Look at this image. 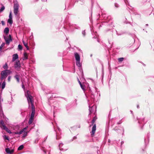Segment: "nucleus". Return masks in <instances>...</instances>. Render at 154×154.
<instances>
[{"label": "nucleus", "instance_id": "f257e3e1", "mask_svg": "<svg viewBox=\"0 0 154 154\" xmlns=\"http://www.w3.org/2000/svg\"><path fill=\"white\" fill-rule=\"evenodd\" d=\"M29 93L30 92L29 91H27V93L25 94V96L27 98L29 105L30 103L31 105L32 111H33V110L34 111H35V107L32 104V97L30 94Z\"/></svg>", "mask_w": 154, "mask_h": 154}, {"label": "nucleus", "instance_id": "f03ea898", "mask_svg": "<svg viewBox=\"0 0 154 154\" xmlns=\"http://www.w3.org/2000/svg\"><path fill=\"white\" fill-rule=\"evenodd\" d=\"M28 128V127L27 126L26 127L23 128L22 130L20 131L19 132H13V133H14L15 134H23V136L22 137H25L27 135V134L28 133L27 131H26V130Z\"/></svg>", "mask_w": 154, "mask_h": 154}, {"label": "nucleus", "instance_id": "7ed1b4c3", "mask_svg": "<svg viewBox=\"0 0 154 154\" xmlns=\"http://www.w3.org/2000/svg\"><path fill=\"white\" fill-rule=\"evenodd\" d=\"M74 56L76 60V65L79 67H80L81 66L80 63V57L79 54L77 53H74Z\"/></svg>", "mask_w": 154, "mask_h": 154}, {"label": "nucleus", "instance_id": "20e7f679", "mask_svg": "<svg viewBox=\"0 0 154 154\" xmlns=\"http://www.w3.org/2000/svg\"><path fill=\"white\" fill-rule=\"evenodd\" d=\"M19 5L17 2H15L14 6V13L15 15H17L18 12Z\"/></svg>", "mask_w": 154, "mask_h": 154}, {"label": "nucleus", "instance_id": "39448f33", "mask_svg": "<svg viewBox=\"0 0 154 154\" xmlns=\"http://www.w3.org/2000/svg\"><path fill=\"white\" fill-rule=\"evenodd\" d=\"M14 67L17 70L19 71L21 67L20 62L19 60H17L14 64Z\"/></svg>", "mask_w": 154, "mask_h": 154}, {"label": "nucleus", "instance_id": "423d86ee", "mask_svg": "<svg viewBox=\"0 0 154 154\" xmlns=\"http://www.w3.org/2000/svg\"><path fill=\"white\" fill-rule=\"evenodd\" d=\"M4 38L7 44L8 45L10 42L12 41L11 36V35H9V36H4Z\"/></svg>", "mask_w": 154, "mask_h": 154}, {"label": "nucleus", "instance_id": "0eeeda50", "mask_svg": "<svg viewBox=\"0 0 154 154\" xmlns=\"http://www.w3.org/2000/svg\"><path fill=\"white\" fill-rule=\"evenodd\" d=\"M59 147L60 150L66 151L68 149L67 147L65 145H64L62 143H60L59 145Z\"/></svg>", "mask_w": 154, "mask_h": 154}, {"label": "nucleus", "instance_id": "6e6552de", "mask_svg": "<svg viewBox=\"0 0 154 154\" xmlns=\"http://www.w3.org/2000/svg\"><path fill=\"white\" fill-rule=\"evenodd\" d=\"M5 71V70H3L1 72V79L2 80L5 78L8 75Z\"/></svg>", "mask_w": 154, "mask_h": 154}, {"label": "nucleus", "instance_id": "1a4fd4ad", "mask_svg": "<svg viewBox=\"0 0 154 154\" xmlns=\"http://www.w3.org/2000/svg\"><path fill=\"white\" fill-rule=\"evenodd\" d=\"M96 130V125L95 124L94 125L92 128V130L91 131V135L93 136L95 133Z\"/></svg>", "mask_w": 154, "mask_h": 154}, {"label": "nucleus", "instance_id": "9d476101", "mask_svg": "<svg viewBox=\"0 0 154 154\" xmlns=\"http://www.w3.org/2000/svg\"><path fill=\"white\" fill-rule=\"evenodd\" d=\"M18 57V55L17 54H15L13 55L12 56V61H15Z\"/></svg>", "mask_w": 154, "mask_h": 154}, {"label": "nucleus", "instance_id": "9b49d317", "mask_svg": "<svg viewBox=\"0 0 154 154\" xmlns=\"http://www.w3.org/2000/svg\"><path fill=\"white\" fill-rule=\"evenodd\" d=\"M14 150L12 149L10 150L9 148H7L5 149L6 152L9 154H11L13 152Z\"/></svg>", "mask_w": 154, "mask_h": 154}, {"label": "nucleus", "instance_id": "f8f14e48", "mask_svg": "<svg viewBox=\"0 0 154 154\" xmlns=\"http://www.w3.org/2000/svg\"><path fill=\"white\" fill-rule=\"evenodd\" d=\"M28 56L26 52H25L23 54V57L22 58L23 60H25L28 59Z\"/></svg>", "mask_w": 154, "mask_h": 154}, {"label": "nucleus", "instance_id": "ddd939ff", "mask_svg": "<svg viewBox=\"0 0 154 154\" xmlns=\"http://www.w3.org/2000/svg\"><path fill=\"white\" fill-rule=\"evenodd\" d=\"M33 118L34 117L30 116L28 122V123L29 125H30L32 123L33 120Z\"/></svg>", "mask_w": 154, "mask_h": 154}, {"label": "nucleus", "instance_id": "4468645a", "mask_svg": "<svg viewBox=\"0 0 154 154\" xmlns=\"http://www.w3.org/2000/svg\"><path fill=\"white\" fill-rule=\"evenodd\" d=\"M9 29L8 27L5 28L4 30V32L6 34H7L9 32Z\"/></svg>", "mask_w": 154, "mask_h": 154}, {"label": "nucleus", "instance_id": "2eb2a0df", "mask_svg": "<svg viewBox=\"0 0 154 154\" xmlns=\"http://www.w3.org/2000/svg\"><path fill=\"white\" fill-rule=\"evenodd\" d=\"M23 43L25 47L28 50L29 49V48L28 46L27 43L23 41Z\"/></svg>", "mask_w": 154, "mask_h": 154}, {"label": "nucleus", "instance_id": "dca6fc26", "mask_svg": "<svg viewBox=\"0 0 154 154\" xmlns=\"http://www.w3.org/2000/svg\"><path fill=\"white\" fill-rule=\"evenodd\" d=\"M14 78L17 80V82H19L20 81L19 75H16Z\"/></svg>", "mask_w": 154, "mask_h": 154}, {"label": "nucleus", "instance_id": "f3484780", "mask_svg": "<svg viewBox=\"0 0 154 154\" xmlns=\"http://www.w3.org/2000/svg\"><path fill=\"white\" fill-rule=\"evenodd\" d=\"M8 22L10 24H12L13 23L12 19L9 18L8 20Z\"/></svg>", "mask_w": 154, "mask_h": 154}, {"label": "nucleus", "instance_id": "a211bd4d", "mask_svg": "<svg viewBox=\"0 0 154 154\" xmlns=\"http://www.w3.org/2000/svg\"><path fill=\"white\" fill-rule=\"evenodd\" d=\"M5 72L7 75L8 74H10L11 72V71L10 70H5Z\"/></svg>", "mask_w": 154, "mask_h": 154}, {"label": "nucleus", "instance_id": "6ab92c4d", "mask_svg": "<svg viewBox=\"0 0 154 154\" xmlns=\"http://www.w3.org/2000/svg\"><path fill=\"white\" fill-rule=\"evenodd\" d=\"M23 145H21L18 148V150H22L23 148Z\"/></svg>", "mask_w": 154, "mask_h": 154}, {"label": "nucleus", "instance_id": "aec40b11", "mask_svg": "<svg viewBox=\"0 0 154 154\" xmlns=\"http://www.w3.org/2000/svg\"><path fill=\"white\" fill-rule=\"evenodd\" d=\"M5 44H2L0 47V53L2 51V48L4 46Z\"/></svg>", "mask_w": 154, "mask_h": 154}, {"label": "nucleus", "instance_id": "412c9836", "mask_svg": "<svg viewBox=\"0 0 154 154\" xmlns=\"http://www.w3.org/2000/svg\"><path fill=\"white\" fill-rule=\"evenodd\" d=\"M81 88H82V89L84 91L85 90V86L84 85H83V84H81V85H80Z\"/></svg>", "mask_w": 154, "mask_h": 154}, {"label": "nucleus", "instance_id": "4be33fe9", "mask_svg": "<svg viewBox=\"0 0 154 154\" xmlns=\"http://www.w3.org/2000/svg\"><path fill=\"white\" fill-rule=\"evenodd\" d=\"M3 68L5 69H8V67L7 63H5V64L3 66Z\"/></svg>", "mask_w": 154, "mask_h": 154}, {"label": "nucleus", "instance_id": "5701e85b", "mask_svg": "<svg viewBox=\"0 0 154 154\" xmlns=\"http://www.w3.org/2000/svg\"><path fill=\"white\" fill-rule=\"evenodd\" d=\"M35 114V111H34L33 110V111H32V113L31 116V117H34V115Z\"/></svg>", "mask_w": 154, "mask_h": 154}, {"label": "nucleus", "instance_id": "b1692460", "mask_svg": "<svg viewBox=\"0 0 154 154\" xmlns=\"http://www.w3.org/2000/svg\"><path fill=\"white\" fill-rule=\"evenodd\" d=\"M5 83L4 82H3L2 84V89H3L5 87Z\"/></svg>", "mask_w": 154, "mask_h": 154}, {"label": "nucleus", "instance_id": "393cba45", "mask_svg": "<svg viewBox=\"0 0 154 154\" xmlns=\"http://www.w3.org/2000/svg\"><path fill=\"white\" fill-rule=\"evenodd\" d=\"M3 138L4 140H9L8 137V136L6 135H4L3 136Z\"/></svg>", "mask_w": 154, "mask_h": 154}, {"label": "nucleus", "instance_id": "a878e982", "mask_svg": "<svg viewBox=\"0 0 154 154\" xmlns=\"http://www.w3.org/2000/svg\"><path fill=\"white\" fill-rule=\"evenodd\" d=\"M5 8L4 6H3L0 9V12L2 11Z\"/></svg>", "mask_w": 154, "mask_h": 154}, {"label": "nucleus", "instance_id": "bb28decb", "mask_svg": "<svg viewBox=\"0 0 154 154\" xmlns=\"http://www.w3.org/2000/svg\"><path fill=\"white\" fill-rule=\"evenodd\" d=\"M118 61L119 62H122L124 60L123 58H120L118 59Z\"/></svg>", "mask_w": 154, "mask_h": 154}, {"label": "nucleus", "instance_id": "cd10ccee", "mask_svg": "<svg viewBox=\"0 0 154 154\" xmlns=\"http://www.w3.org/2000/svg\"><path fill=\"white\" fill-rule=\"evenodd\" d=\"M18 48L19 50H21L22 49V47L21 45H19L18 46Z\"/></svg>", "mask_w": 154, "mask_h": 154}, {"label": "nucleus", "instance_id": "c85d7f7f", "mask_svg": "<svg viewBox=\"0 0 154 154\" xmlns=\"http://www.w3.org/2000/svg\"><path fill=\"white\" fill-rule=\"evenodd\" d=\"M94 107V106H93L90 109V108L89 109V111H90V113H89V114H91L92 112V111H91V110Z\"/></svg>", "mask_w": 154, "mask_h": 154}, {"label": "nucleus", "instance_id": "c756f323", "mask_svg": "<svg viewBox=\"0 0 154 154\" xmlns=\"http://www.w3.org/2000/svg\"><path fill=\"white\" fill-rule=\"evenodd\" d=\"M9 18L12 19L11 12H10L9 15Z\"/></svg>", "mask_w": 154, "mask_h": 154}, {"label": "nucleus", "instance_id": "7c9ffc66", "mask_svg": "<svg viewBox=\"0 0 154 154\" xmlns=\"http://www.w3.org/2000/svg\"><path fill=\"white\" fill-rule=\"evenodd\" d=\"M96 119H97L95 117H94L93 118V119L92 120V121L93 123H94L95 122V121Z\"/></svg>", "mask_w": 154, "mask_h": 154}, {"label": "nucleus", "instance_id": "2f4dec72", "mask_svg": "<svg viewBox=\"0 0 154 154\" xmlns=\"http://www.w3.org/2000/svg\"><path fill=\"white\" fill-rule=\"evenodd\" d=\"M82 34H83V36H85V31H83L82 32Z\"/></svg>", "mask_w": 154, "mask_h": 154}, {"label": "nucleus", "instance_id": "473e14b6", "mask_svg": "<svg viewBox=\"0 0 154 154\" xmlns=\"http://www.w3.org/2000/svg\"><path fill=\"white\" fill-rule=\"evenodd\" d=\"M115 5L116 7H119V5L117 4V3H115Z\"/></svg>", "mask_w": 154, "mask_h": 154}, {"label": "nucleus", "instance_id": "72a5a7b5", "mask_svg": "<svg viewBox=\"0 0 154 154\" xmlns=\"http://www.w3.org/2000/svg\"><path fill=\"white\" fill-rule=\"evenodd\" d=\"M22 88L24 90L25 89V87L23 85H22Z\"/></svg>", "mask_w": 154, "mask_h": 154}, {"label": "nucleus", "instance_id": "f704fd0d", "mask_svg": "<svg viewBox=\"0 0 154 154\" xmlns=\"http://www.w3.org/2000/svg\"><path fill=\"white\" fill-rule=\"evenodd\" d=\"M1 23H2V25H4V22L3 21H2V22H1Z\"/></svg>", "mask_w": 154, "mask_h": 154}, {"label": "nucleus", "instance_id": "c9c22d12", "mask_svg": "<svg viewBox=\"0 0 154 154\" xmlns=\"http://www.w3.org/2000/svg\"><path fill=\"white\" fill-rule=\"evenodd\" d=\"M10 79H11V77L10 76H9L8 78V80L9 81H10Z\"/></svg>", "mask_w": 154, "mask_h": 154}, {"label": "nucleus", "instance_id": "e433bc0d", "mask_svg": "<svg viewBox=\"0 0 154 154\" xmlns=\"http://www.w3.org/2000/svg\"><path fill=\"white\" fill-rule=\"evenodd\" d=\"M79 82L80 84V85H81V84H82L81 82L79 81Z\"/></svg>", "mask_w": 154, "mask_h": 154}, {"label": "nucleus", "instance_id": "4c0bfd02", "mask_svg": "<svg viewBox=\"0 0 154 154\" xmlns=\"http://www.w3.org/2000/svg\"><path fill=\"white\" fill-rule=\"evenodd\" d=\"M56 139H58V137H57V136H56Z\"/></svg>", "mask_w": 154, "mask_h": 154}, {"label": "nucleus", "instance_id": "58836bf2", "mask_svg": "<svg viewBox=\"0 0 154 154\" xmlns=\"http://www.w3.org/2000/svg\"><path fill=\"white\" fill-rule=\"evenodd\" d=\"M42 0L44 2L46 1H47V0Z\"/></svg>", "mask_w": 154, "mask_h": 154}, {"label": "nucleus", "instance_id": "ea45409f", "mask_svg": "<svg viewBox=\"0 0 154 154\" xmlns=\"http://www.w3.org/2000/svg\"><path fill=\"white\" fill-rule=\"evenodd\" d=\"M110 140H108V142H110Z\"/></svg>", "mask_w": 154, "mask_h": 154}, {"label": "nucleus", "instance_id": "a19ab883", "mask_svg": "<svg viewBox=\"0 0 154 154\" xmlns=\"http://www.w3.org/2000/svg\"><path fill=\"white\" fill-rule=\"evenodd\" d=\"M137 107L138 108L139 107V106H137Z\"/></svg>", "mask_w": 154, "mask_h": 154}, {"label": "nucleus", "instance_id": "79ce46f5", "mask_svg": "<svg viewBox=\"0 0 154 154\" xmlns=\"http://www.w3.org/2000/svg\"><path fill=\"white\" fill-rule=\"evenodd\" d=\"M125 3H126V1H125Z\"/></svg>", "mask_w": 154, "mask_h": 154}, {"label": "nucleus", "instance_id": "37998d69", "mask_svg": "<svg viewBox=\"0 0 154 154\" xmlns=\"http://www.w3.org/2000/svg\"><path fill=\"white\" fill-rule=\"evenodd\" d=\"M36 141H35V143H36Z\"/></svg>", "mask_w": 154, "mask_h": 154}]
</instances>
